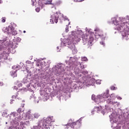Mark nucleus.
Returning <instances> with one entry per match:
<instances>
[{
  "instance_id": "obj_26",
  "label": "nucleus",
  "mask_w": 129,
  "mask_h": 129,
  "mask_svg": "<svg viewBox=\"0 0 129 129\" xmlns=\"http://www.w3.org/2000/svg\"><path fill=\"white\" fill-rule=\"evenodd\" d=\"M103 100H105V98H104V96H103Z\"/></svg>"
},
{
  "instance_id": "obj_9",
  "label": "nucleus",
  "mask_w": 129,
  "mask_h": 129,
  "mask_svg": "<svg viewBox=\"0 0 129 129\" xmlns=\"http://www.w3.org/2000/svg\"><path fill=\"white\" fill-rule=\"evenodd\" d=\"M33 116H34V118H39V117H40V115L39 113H35L33 114Z\"/></svg>"
},
{
  "instance_id": "obj_16",
  "label": "nucleus",
  "mask_w": 129,
  "mask_h": 129,
  "mask_svg": "<svg viewBox=\"0 0 129 129\" xmlns=\"http://www.w3.org/2000/svg\"><path fill=\"white\" fill-rule=\"evenodd\" d=\"M82 61H87V57H83L81 58Z\"/></svg>"
},
{
  "instance_id": "obj_22",
  "label": "nucleus",
  "mask_w": 129,
  "mask_h": 129,
  "mask_svg": "<svg viewBox=\"0 0 129 129\" xmlns=\"http://www.w3.org/2000/svg\"><path fill=\"white\" fill-rule=\"evenodd\" d=\"M100 44L101 45H104V43H103V42H101Z\"/></svg>"
},
{
  "instance_id": "obj_35",
  "label": "nucleus",
  "mask_w": 129,
  "mask_h": 129,
  "mask_svg": "<svg viewBox=\"0 0 129 129\" xmlns=\"http://www.w3.org/2000/svg\"><path fill=\"white\" fill-rule=\"evenodd\" d=\"M99 81V80H98V81Z\"/></svg>"
},
{
  "instance_id": "obj_8",
  "label": "nucleus",
  "mask_w": 129,
  "mask_h": 129,
  "mask_svg": "<svg viewBox=\"0 0 129 129\" xmlns=\"http://www.w3.org/2000/svg\"><path fill=\"white\" fill-rule=\"evenodd\" d=\"M34 129H43V127L41 126V124L39 123L37 126L33 127Z\"/></svg>"
},
{
  "instance_id": "obj_7",
  "label": "nucleus",
  "mask_w": 129,
  "mask_h": 129,
  "mask_svg": "<svg viewBox=\"0 0 129 129\" xmlns=\"http://www.w3.org/2000/svg\"><path fill=\"white\" fill-rule=\"evenodd\" d=\"M68 42L66 43V45H68L70 46L71 44H73L74 43V39H70L69 40H67Z\"/></svg>"
},
{
  "instance_id": "obj_30",
  "label": "nucleus",
  "mask_w": 129,
  "mask_h": 129,
  "mask_svg": "<svg viewBox=\"0 0 129 129\" xmlns=\"http://www.w3.org/2000/svg\"><path fill=\"white\" fill-rule=\"evenodd\" d=\"M24 105H25V104H23V106H22V108H23V107H24Z\"/></svg>"
},
{
  "instance_id": "obj_21",
  "label": "nucleus",
  "mask_w": 129,
  "mask_h": 129,
  "mask_svg": "<svg viewBox=\"0 0 129 129\" xmlns=\"http://www.w3.org/2000/svg\"><path fill=\"white\" fill-rule=\"evenodd\" d=\"M69 27H66V33H68V31H69V30H68Z\"/></svg>"
},
{
  "instance_id": "obj_15",
  "label": "nucleus",
  "mask_w": 129,
  "mask_h": 129,
  "mask_svg": "<svg viewBox=\"0 0 129 129\" xmlns=\"http://www.w3.org/2000/svg\"><path fill=\"white\" fill-rule=\"evenodd\" d=\"M7 20V18L6 17H3L2 19V23H6V21Z\"/></svg>"
},
{
  "instance_id": "obj_12",
  "label": "nucleus",
  "mask_w": 129,
  "mask_h": 129,
  "mask_svg": "<svg viewBox=\"0 0 129 129\" xmlns=\"http://www.w3.org/2000/svg\"><path fill=\"white\" fill-rule=\"evenodd\" d=\"M97 34L99 37H103V34H102V32L100 31H98Z\"/></svg>"
},
{
  "instance_id": "obj_5",
  "label": "nucleus",
  "mask_w": 129,
  "mask_h": 129,
  "mask_svg": "<svg viewBox=\"0 0 129 129\" xmlns=\"http://www.w3.org/2000/svg\"><path fill=\"white\" fill-rule=\"evenodd\" d=\"M10 34H12L13 36H16L17 34H18V32L16 30H15V28L14 27H10V32H9Z\"/></svg>"
},
{
  "instance_id": "obj_29",
  "label": "nucleus",
  "mask_w": 129,
  "mask_h": 129,
  "mask_svg": "<svg viewBox=\"0 0 129 129\" xmlns=\"http://www.w3.org/2000/svg\"><path fill=\"white\" fill-rule=\"evenodd\" d=\"M65 19H66V20H68V18L67 17H66V18H65Z\"/></svg>"
},
{
  "instance_id": "obj_28",
  "label": "nucleus",
  "mask_w": 129,
  "mask_h": 129,
  "mask_svg": "<svg viewBox=\"0 0 129 129\" xmlns=\"http://www.w3.org/2000/svg\"><path fill=\"white\" fill-rule=\"evenodd\" d=\"M51 120H54V119H53V117H51Z\"/></svg>"
},
{
  "instance_id": "obj_19",
  "label": "nucleus",
  "mask_w": 129,
  "mask_h": 129,
  "mask_svg": "<svg viewBox=\"0 0 129 129\" xmlns=\"http://www.w3.org/2000/svg\"><path fill=\"white\" fill-rule=\"evenodd\" d=\"M83 1H84V0H74V2H83Z\"/></svg>"
},
{
  "instance_id": "obj_14",
  "label": "nucleus",
  "mask_w": 129,
  "mask_h": 129,
  "mask_svg": "<svg viewBox=\"0 0 129 129\" xmlns=\"http://www.w3.org/2000/svg\"><path fill=\"white\" fill-rule=\"evenodd\" d=\"M117 89V88L115 87L114 86H112L111 87V90H116Z\"/></svg>"
},
{
  "instance_id": "obj_13",
  "label": "nucleus",
  "mask_w": 129,
  "mask_h": 129,
  "mask_svg": "<svg viewBox=\"0 0 129 129\" xmlns=\"http://www.w3.org/2000/svg\"><path fill=\"white\" fill-rule=\"evenodd\" d=\"M17 111L19 112V113H20V112L24 111V108H20L18 109V110H17Z\"/></svg>"
},
{
  "instance_id": "obj_4",
  "label": "nucleus",
  "mask_w": 129,
  "mask_h": 129,
  "mask_svg": "<svg viewBox=\"0 0 129 129\" xmlns=\"http://www.w3.org/2000/svg\"><path fill=\"white\" fill-rule=\"evenodd\" d=\"M55 120H52L51 117H47L45 120V126H49L51 122H54Z\"/></svg>"
},
{
  "instance_id": "obj_11",
  "label": "nucleus",
  "mask_w": 129,
  "mask_h": 129,
  "mask_svg": "<svg viewBox=\"0 0 129 129\" xmlns=\"http://www.w3.org/2000/svg\"><path fill=\"white\" fill-rule=\"evenodd\" d=\"M107 103H108V104H112V103H113L112 102V101H111V99L108 98L107 100Z\"/></svg>"
},
{
  "instance_id": "obj_36",
  "label": "nucleus",
  "mask_w": 129,
  "mask_h": 129,
  "mask_svg": "<svg viewBox=\"0 0 129 129\" xmlns=\"http://www.w3.org/2000/svg\"><path fill=\"white\" fill-rule=\"evenodd\" d=\"M118 19H119L120 20V18H118Z\"/></svg>"
},
{
  "instance_id": "obj_24",
  "label": "nucleus",
  "mask_w": 129,
  "mask_h": 129,
  "mask_svg": "<svg viewBox=\"0 0 129 129\" xmlns=\"http://www.w3.org/2000/svg\"><path fill=\"white\" fill-rule=\"evenodd\" d=\"M13 101H14V100H11V102H10V103H13Z\"/></svg>"
},
{
  "instance_id": "obj_17",
  "label": "nucleus",
  "mask_w": 129,
  "mask_h": 129,
  "mask_svg": "<svg viewBox=\"0 0 129 129\" xmlns=\"http://www.w3.org/2000/svg\"><path fill=\"white\" fill-rule=\"evenodd\" d=\"M81 69H84V65H83V64L81 63Z\"/></svg>"
},
{
  "instance_id": "obj_10",
  "label": "nucleus",
  "mask_w": 129,
  "mask_h": 129,
  "mask_svg": "<svg viewBox=\"0 0 129 129\" xmlns=\"http://www.w3.org/2000/svg\"><path fill=\"white\" fill-rule=\"evenodd\" d=\"M101 110V108L99 107H95L94 109V111H97V112L100 111Z\"/></svg>"
},
{
  "instance_id": "obj_27",
  "label": "nucleus",
  "mask_w": 129,
  "mask_h": 129,
  "mask_svg": "<svg viewBox=\"0 0 129 129\" xmlns=\"http://www.w3.org/2000/svg\"><path fill=\"white\" fill-rule=\"evenodd\" d=\"M14 88H15V89H18V88H17V87H16V86H14Z\"/></svg>"
},
{
  "instance_id": "obj_3",
  "label": "nucleus",
  "mask_w": 129,
  "mask_h": 129,
  "mask_svg": "<svg viewBox=\"0 0 129 129\" xmlns=\"http://www.w3.org/2000/svg\"><path fill=\"white\" fill-rule=\"evenodd\" d=\"M59 19V15L55 14L51 16L50 23L51 24H57L58 23V19Z\"/></svg>"
},
{
  "instance_id": "obj_23",
  "label": "nucleus",
  "mask_w": 129,
  "mask_h": 129,
  "mask_svg": "<svg viewBox=\"0 0 129 129\" xmlns=\"http://www.w3.org/2000/svg\"><path fill=\"white\" fill-rule=\"evenodd\" d=\"M90 40H92L93 41V37H90Z\"/></svg>"
},
{
  "instance_id": "obj_31",
  "label": "nucleus",
  "mask_w": 129,
  "mask_h": 129,
  "mask_svg": "<svg viewBox=\"0 0 129 129\" xmlns=\"http://www.w3.org/2000/svg\"><path fill=\"white\" fill-rule=\"evenodd\" d=\"M23 33H26V31H25V30L23 31Z\"/></svg>"
},
{
  "instance_id": "obj_32",
  "label": "nucleus",
  "mask_w": 129,
  "mask_h": 129,
  "mask_svg": "<svg viewBox=\"0 0 129 129\" xmlns=\"http://www.w3.org/2000/svg\"><path fill=\"white\" fill-rule=\"evenodd\" d=\"M0 4H2V0H0Z\"/></svg>"
},
{
  "instance_id": "obj_33",
  "label": "nucleus",
  "mask_w": 129,
  "mask_h": 129,
  "mask_svg": "<svg viewBox=\"0 0 129 129\" xmlns=\"http://www.w3.org/2000/svg\"><path fill=\"white\" fill-rule=\"evenodd\" d=\"M92 43V42H90V44H91Z\"/></svg>"
},
{
  "instance_id": "obj_34",
  "label": "nucleus",
  "mask_w": 129,
  "mask_h": 129,
  "mask_svg": "<svg viewBox=\"0 0 129 129\" xmlns=\"http://www.w3.org/2000/svg\"><path fill=\"white\" fill-rule=\"evenodd\" d=\"M92 99H93V96L92 97Z\"/></svg>"
},
{
  "instance_id": "obj_1",
  "label": "nucleus",
  "mask_w": 129,
  "mask_h": 129,
  "mask_svg": "<svg viewBox=\"0 0 129 129\" xmlns=\"http://www.w3.org/2000/svg\"><path fill=\"white\" fill-rule=\"evenodd\" d=\"M113 24L115 26H118L117 28L118 31L124 30V28H128V23L124 20V19L118 22L115 18H114L113 19Z\"/></svg>"
},
{
  "instance_id": "obj_2",
  "label": "nucleus",
  "mask_w": 129,
  "mask_h": 129,
  "mask_svg": "<svg viewBox=\"0 0 129 129\" xmlns=\"http://www.w3.org/2000/svg\"><path fill=\"white\" fill-rule=\"evenodd\" d=\"M52 1L51 0H47L45 2V0H39L38 1V6L39 7H37L35 11L37 13H39L41 9H43V7L45 6V5H51Z\"/></svg>"
},
{
  "instance_id": "obj_20",
  "label": "nucleus",
  "mask_w": 129,
  "mask_h": 129,
  "mask_svg": "<svg viewBox=\"0 0 129 129\" xmlns=\"http://www.w3.org/2000/svg\"><path fill=\"white\" fill-rule=\"evenodd\" d=\"M12 115H13V116H16V115H17V113H16V112H13V113H12Z\"/></svg>"
},
{
  "instance_id": "obj_18",
  "label": "nucleus",
  "mask_w": 129,
  "mask_h": 129,
  "mask_svg": "<svg viewBox=\"0 0 129 129\" xmlns=\"http://www.w3.org/2000/svg\"><path fill=\"white\" fill-rule=\"evenodd\" d=\"M35 0H32V6H35Z\"/></svg>"
},
{
  "instance_id": "obj_6",
  "label": "nucleus",
  "mask_w": 129,
  "mask_h": 129,
  "mask_svg": "<svg viewBox=\"0 0 129 129\" xmlns=\"http://www.w3.org/2000/svg\"><path fill=\"white\" fill-rule=\"evenodd\" d=\"M122 36L123 38H126V39L127 40V39H129V34L126 33L125 32L123 31L122 32Z\"/></svg>"
},
{
  "instance_id": "obj_25",
  "label": "nucleus",
  "mask_w": 129,
  "mask_h": 129,
  "mask_svg": "<svg viewBox=\"0 0 129 129\" xmlns=\"http://www.w3.org/2000/svg\"><path fill=\"white\" fill-rule=\"evenodd\" d=\"M117 98H118V99H120V100L121 99V97H118Z\"/></svg>"
}]
</instances>
